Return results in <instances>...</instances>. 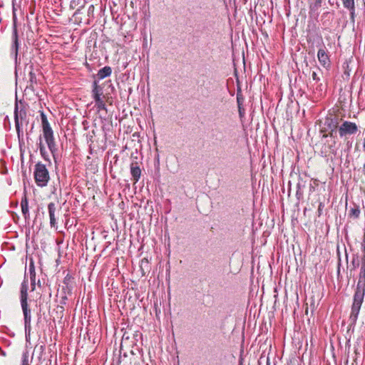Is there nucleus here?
Masks as SVG:
<instances>
[{"label":"nucleus","mask_w":365,"mask_h":365,"mask_svg":"<svg viewBox=\"0 0 365 365\" xmlns=\"http://www.w3.org/2000/svg\"><path fill=\"white\" fill-rule=\"evenodd\" d=\"M34 177L36 182L38 186L43 187L47 184L49 180V175L44 165L40 163L36 165Z\"/></svg>","instance_id":"f257e3e1"},{"label":"nucleus","mask_w":365,"mask_h":365,"mask_svg":"<svg viewBox=\"0 0 365 365\" xmlns=\"http://www.w3.org/2000/svg\"><path fill=\"white\" fill-rule=\"evenodd\" d=\"M364 294V289H361L358 286L354 294V302L352 305V314L355 316H357L360 311L361 306L363 303Z\"/></svg>","instance_id":"f03ea898"},{"label":"nucleus","mask_w":365,"mask_h":365,"mask_svg":"<svg viewBox=\"0 0 365 365\" xmlns=\"http://www.w3.org/2000/svg\"><path fill=\"white\" fill-rule=\"evenodd\" d=\"M28 122L26 120V113L24 110L15 111V124L18 135H20L21 128L24 125H27Z\"/></svg>","instance_id":"7ed1b4c3"},{"label":"nucleus","mask_w":365,"mask_h":365,"mask_svg":"<svg viewBox=\"0 0 365 365\" xmlns=\"http://www.w3.org/2000/svg\"><path fill=\"white\" fill-rule=\"evenodd\" d=\"M357 130V126L355 123L345 121L339 128V132L341 136L353 134Z\"/></svg>","instance_id":"20e7f679"},{"label":"nucleus","mask_w":365,"mask_h":365,"mask_svg":"<svg viewBox=\"0 0 365 365\" xmlns=\"http://www.w3.org/2000/svg\"><path fill=\"white\" fill-rule=\"evenodd\" d=\"M43 133L49 149L53 152L55 149V143L51 128L50 126L43 128Z\"/></svg>","instance_id":"39448f33"},{"label":"nucleus","mask_w":365,"mask_h":365,"mask_svg":"<svg viewBox=\"0 0 365 365\" xmlns=\"http://www.w3.org/2000/svg\"><path fill=\"white\" fill-rule=\"evenodd\" d=\"M317 57L319 63L324 68H328L330 65V60L327 52L324 49L318 51Z\"/></svg>","instance_id":"423d86ee"},{"label":"nucleus","mask_w":365,"mask_h":365,"mask_svg":"<svg viewBox=\"0 0 365 365\" xmlns=\"http://www.w3.org/2000/svg\"><path fill=\"white\" fill-rule=\"evenodd\" d=\"M94 98L96 103V105L99 108H104L105 104L101 98V93L98 90V86L96 82H94V88H93Z\"/></svg>","instance_id":"0eeeda50"},{"label":"nucleus","mask_w":365,"mask_h":365,"mask_svg":"<svg viewBox=\"0 0 365 365\" xmlns=\"http://www.w3.org/2000/svg\"><path fill=\"white\" fill-rule=\"evenodd\" d=\"M24 315L25 326L27 327L31 322L30 309L28 308V303L21 304Z\"/></svg>","instance_id":"6e6552de"},{"label":"nucleus","mask_w":365,"mask_h":365,"mask_svg":"<svg viewBox=\"0 0 365 365\" xmlns=\"http://www.w3.org/2000/svg\"><path fill=\"white\" fill-rule=\"evenodd\" d=\"M49 216H50V223L52 227L55 226L56 224V218H55V211L56 207L54 203H50L48 206Z\"/></svg>","instance_id":"1a4fd4ad"},{"label":"nucleus","mask_w":365,"mask_h":365,"mask_svg":"<svg viewBox=\"0 0 365 365\" xmlns=\"http://www.w3.org/2000/svg\"><path fill=\"white\" fill-rule=\"evenodd\" d=\"M111 74V68L109 66H106L101 69L98 73V76L100 79H103L109 76Z\"/></svg>","instance_id":"9d476101"},{"label":"nucleus","mask_w":365,"mask_h":365,"mask_svg":"<svg viewBox=\"0 0 365 365\" xmlns=\"http://www.w3.org/2000/svg\"><path fill=\"white\" fill-rule=\"evenodd\" d=\"M21 211L24 216L26 217L29 212V202L27 197L26 196L21 200Z\"/></svg>","instance_id":"9b49d317"},{"label":"nucleus","mask_w":365,"mask_h":365,"mask_svg":"<svg viewBox=\"0 0 365 365\" xmlns=\"http://www.w3.org/2000/svg\"><path fill=\"white\" fill-rule=\"evenodd\" d=\"M131 174L134 178V180L136 182L140 178L141 170L138 166H132L131 167Z\"/></svg>","instance_id":"f8f14e48"},{"label":"nucleus","mask_w":365,"mask_h":365,"mask_svg":"<svg viewBox=\"0 0 365 365\" xmlns=\"http://www.w3.org/2000/svg\"><path fill=\"white\" fill-rule=\"evenodd\" d=\"M27 287L25 285H22L21 289V304L27 303Z\"/></svg>","instance_id":"ddd939ff"},{"label":"nucleus","mask_w":365,"mask_h":365,"mask_svg":"<svg viewBox=\"0 0 365 365\" xmlns=\"http://www.w3.org/2000/svg\"><path fill=\"white\" fill-rule=\"evenodd\" d=\"M344 7L349 10H354V0H342Z\"/></svg>","instance_id":"4468645a"},{"label":"nucleus","mask_w":365,"mask_h":365,"mask_svg":"<svg viewBox=\"0 0 365 365\" xmlns=\"http://www.w3.org/2000/svg\"><path fill=\"white\" fill-rule=\"evenodd\" d=\"M41 121H42L43 128H46V127H49L50 125H49V123H48V122L47 120L46 115L43 113H41Z\"/></svg>","instance_id":"2eb2a0df"},{"label":"nucleus","mask_w":365,"mask_h":365,"mask_svg":"<svg viewBox=\"0 0 365 365\" xmlns=\"http://www.w3.org/2000/svg\"><path fill=\"white\" fill-rule=\"evenodd\" d=\"M312 77L314 81H319V78L318 77L317 73L314 71L312 72Z\"/></svg>","instance_id":"dca6fc26"},{"label":"nucleus","mask_w":365,"mask_h":365,"mask_svg":"<svg viewBox=\"0 0 365 365\" xmlns=\"http://www.w3.org/2000/svg\"><path fill=\"white\" fill-rule=\"evenodd\" d=\"M23 365H29L28 356L26 354L24 355Z\"/></svg>","instance_id":"f3484780"},{"label":"nucleus","mask_w":365,"mask_h":365,"mask_svg":"<svg viewBox=\"0 0 365 365\" xmlns=\"http://www.w3.org/2000/svg\"><path fill=\"white\" fill-rule=\"evenodd\" d=\"M361 172L365 175V164L364 165Z\"/></svg>","instance_id":"a211bd4d"},{"label":"nucleus","mask_w":365,"mask_h":365,"mask_svg":"<svg viewBox=\"0 0 365 365\" xmlns=\"http://www.w3.org/2000/svg\"><path fill=\"white\" fill-rule=\"evenodd\" d=\"M364 150H365V138H364Z\"/></svg>","instance_id":"6ab92c4d"}]
</instances>
